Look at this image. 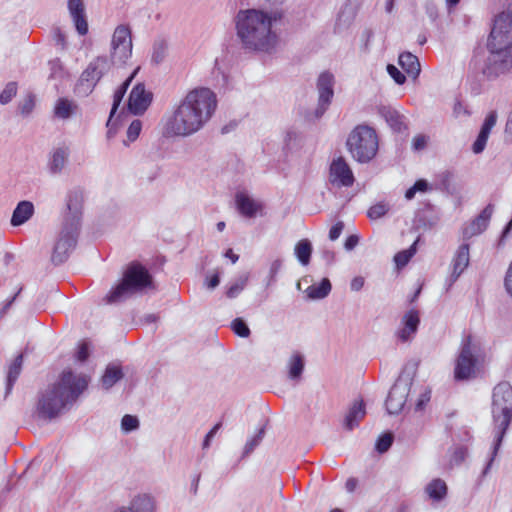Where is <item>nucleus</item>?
Segmentation results:
<instances>
[{"label":"nucleus","instance_id":"c9c22d12","mask_svg":"<svg viewBox=\"0 0 512 512\" xmlns=\"http://www.w3.org/2000/svg\"><path fill=\"white\" fill-rule=\"evenodd\" d=\"M394 442V433L392 431L382 432L376 439L374 449L379 454L386 453Z\"/></svg>","mask_w":512,"mask_h":512},{"label":"nucleus","instance_id":"3c124183","mask_svg":"<svg viewBox=\"0 0 512 512\" xmlns=\"http://www.w3.org/2000/svg\"><path fill=\"white\" fill-rule=\"evenodd\" d=\"M143 123L140 119H134L127 129V141L134 142L140 135Z\"/></svg>","mask_w":512,"mask_h":512},{"label":"nucleus","instance_id":"c03bdc74","mask_svg":"<svg viewBox=\"0 0 512 512\" xmlns=\"http://www.w3.org/2000/svg\"><path fill=\"white\" fill-rule=\"evenodd\" d=\"M115 115L116 114H112V109H111L110 113H109V116H108V120L106 122V127H107L106 136H107L108 139H112L117 134L118 127H119V125L121 123L122 118L125 116V112L122 110L118 114L117 118L115 120H113Z\"/></svg>","mask_w":512,"mask_h":512},{"label":"nucleus","instance_id":"09e8293b","mask_svg":"<svg viewBox=\"0 0 512 512\" xmlns=\"http://www.w3.org/2000/svg\"><path fill=\"white\" fill-rule=\"evenodd\" d=\"M389 211V206L384 202L376 203L371 206L367 211V216L371 220H376L383 217Z\"/></svg>","mask_w":512,"mask_h":512},{"label":"nucleus","instance_id":"f704fd0d","mask_svg":"<svg viewBox=\"0 0 512 512\" xmlns=\"http://www.w3.org/2000/svg\"><path fill=\"white\" fill-rule=\"evenodd\" d=\"M76 108L67 98H59L54 107V113L58 118L67 119L72 116L73 110Z\"/></svg>","mask_w":512,"mask_h":512},{"label":"nucleus","instance_id":"5fc2aeb1","mask_svg":"<svg viewBox=\"0 0 512 512\" xmlns=\"http://www.w3.org/2000/svg\"><path fill=\"white\" fill-rule=\"evenodd\" d=\"M90 356V346L87 342H81L76 351V359L79 362H86Z\"/></svg>","mask_w":512,"mask_h":512},{"label":"nucleus","instance_id":"2f4dec72","mask_svg":"<svg viewBox=\"0 0 512 512\" xmlns=\"http://www.w3.org/2000/svg\"><path fill=\"white\" fill-rule=\"evenodd\" d=\"M125 512H153L154 503L148 495H138L132 501L129 507H122Z\"/></svg>","mask_w":512,"mask_h":512},{"label":"nucleus","instance_id":"f3484780","mask_svg":"<svg viewBox=\"0 0 512 512\" xmlns=\"http://www.w3.org/2000/svg\"><path fill=\"white\" fill-rule=\"evenodd\" d=\"M440 220L438 209L430 202L423 203L422 208L415 214V224L418 228L429 230L435 227Z\"/></svg>","mask_w":512,"mask_h":512},{"label":"nucleus","instance_id":"4468645a","mask_svg":"<svg viewBox=\"0 0 512 512\" xmlns=\"http://www.w3.org/2000/svg\"><path fill=\"white\" fill-rule=\"evenodd\" d=\"M153 101V93L147 91L143 82L136 83L127 100V110L134 116L143 115Z\"/></svg>","mask_w":512,"mask_h":512},{"label":"nucleus","instance_id":"4c0bfd02","mask_svg":"<svg viewBox=\"0 0 512 512\" xmlns=\"http://www.w3.org/2000/svg\"><path fill=\"white\" fill-rule=\"evenodd\" d=\"M248 280H249L248 273L241 274L236 279V281L227 288V290L225 292L226 297L229 299L236 298L244 290V288L246 287V285L248 283Z\"/></svg>","mask_w":512,"mask_h":512},{"label":"nucleus","instance_id":"72a5a7b5","mask_svg":"<svg viewBox=\"0 0 512 512\" xmlns=\"http://www.w3.org/2000/svg\"><path fill=\"white\" fill-rule=\"evenodd\" d=\"M132 55V40H128V45L112 48L111 60L109 62L114 65H123Z\"/></svg>","mask_w":512,"mask_h":512},{"label":"nucleus","instance_id":"473e14b6","mask_svg":"<svg viewBox=\"0 0 512 512\" xmlns=\"http://www.w3.org/2000/svg\"><path fill=\"white\" fill-rule=\"evenodd\" d=\"M68 157V152L66 148L59 147L57 148L48 163V168L50 173L58 174L62 171L65 166L66 160Z\"/></svg>","mask_w":512,"mask_h":512},{"label":"nucleus","instance_id":"7ed1b4c3","mask_svg":"<svg viewBox=\"0 0 512 512\" xmlns=\"http://www.w3.org/2000/svg\"><path fill=\"white\" fill-rule=\"evenodd\" d=\"M282 16L280 11L240 10L236 16V31L243 49L271 53L277 43L272 26Z\"/></svg>","mask_w":512,"mask_h":512},{"label":"nucleus","instance_id":"4be33fe9","mask_svg":"<svg viewBox=\"0 0 512 512\" xmlns=\"http://www.w3.org/2000/svg\"><path fill=\"white\" fill-rule=\"evenodd\" d=\"M403 328L398 331L397 336L402 342L410 339L412 334H415L420 325L419 312L416 309H410L402 318Z\"/></svg>","mask_w":512,"mask_h":512},{"label":"nucleus","instance_id":"5701e85b","mask_svg":"<svg viewBox=\"0 0 512 512\" xmlns=\"http://www.w3.org/2000/svg\"><path fill=\"white\" fill-rule=\"evenodd\" d=\"M470 245L462 243L453 258V271L451 273V282H456L464 270L468 267L470 261Z\"/></svg>","mask_w":512,"mask_h":512},{"label":"nucleus","instance_id":"a19ab883","mask_svg":"<svg viewBox=\"0 0 512 512\" xmlns=\"http://www.w3.org/2000/svg\"><path fill=\"white\" fill-rule=\"evenodd\" d=\"M354 14L351 11H347L346 8L341 9L338 13L334 31L335 33H341L344 29H347L353 22Z\"/></svg>","mask_w":512,"mask_h":512},{"label":"nucleus","instance_id":"7c9ffc66","mask_svg":"<svg viewBox=\"0 0 512 512\" xmlns=\"http://www.w3.org/2000/svg\"><path fill=\"white\" fill-rule=\"evenodd\" d=\"M305 368V359L304 356L295 352L289 359L288 362V377L290 380L297 381L300 380Z\"/></svg>","mask_w":512,"mask_h":512},{"label":"nucleus","instance_id":"69168bd1","mask_svg":"<svg viewBox=\"0 0 512 512\" xmlns=\"http://www.w3.org/2000/svg\"><path fill=\"white\" fill-rule=\"evenodd\" d=\"M220 284V273L215 272L210 277H206L205 285L209 290L215 289Z\"/></svg>","mask_w":512,"mask_h":512},{"label":"nucleus","instance_id":"8fccbe9b","mask_svg":"<svg viewBox=\"0 0 512 512\" xmlns=\"http://www.w3.org/2000/svg\"><path fill=\"white\" fill-rule=\"evenodd\" d=\"M497 117H498V115H497V112L495 110L490 111L486 115V117H485V119H484V121H483V123H482V125L480 127V131L479 132L489 136L490 133H491L492 128L496 125Z\"/></svg>","mask_w":512,"mask_h":512},{"label":"nucleus","instance_id":"20e7f679","mask_svg":"<svg viewBox=\"0 0 512 512\" xmlns=\"http://www.w3.org/2000/svg\"><path fill=\"white\" fill-rule=\"evenodd\" d=\"M83 202L84 195L81 188L77 187L68 192L61 230L51 255V262L55 266L65 263L77 246L83 214Z\"/></svg>","mask_w":512,"mask_h":512},{"label":"nucleus","instance_id":"cd10ccee","mask_svg":"<svg viewBox=\"0 0 512 512\" xmlns=\"http://www.w3.org/2000/svg\"><path fill=\"white\" fill-rule=\"evenodd\" d=\"M428 496L435 502L444 500L448 493V487L444 480L435 478L425 488Z\"/></svg>","mask_w":512,"mask_h":512},{"label":"nucleus","instance_id":"2eb2a0df","mask_svg":"<svg viewBox=\"0 0 512 512\" xmlns=\"http://www.w3.org/2000/svg\"><path fill=\"white\" fill-rule=\"evenodd\" d=\"M329 179L338 187H351L355 181L354 174L343 157H338L331 162Z\"/></svg>","mask_w":512,"mask_h":512},{"label":"nucleus","instance_id":"864d4df0","mask_svg":"<svg viewBox=\"0 0 512 512\" xmlns=\"http://www.w3.org/2000/svg\"><path fill=\"white\" fill-rule=\"evenodd\" d=\"M489 136L481 132L478 133L475 141L472 144V151L474 154H480L485 150Z\"/></svg>","mask_w":512,"mask_h":512},{"label":"nucleus","instance_id":"6ab92c4d","mask_svg":"<svg viewBox=\"0 0 512 512\" xmlns=\"http://www.w3.org/2000/svg\"><path fill=\"white\" fill-rule=\"evenodd\" d=\"M379 114L386 121L394 133H403L408 127L405 123V116L390 106H381Z\"/></svg>","mask_w":512,"mask_h":512},{"label":"nucleus","instance_id":"ea45409f","mask_svg":"<svg viewBox=\"0 0 512 512\" xmlns=\"http://www.w3.org/2000/svg\"><path fill=\"white\" fill-rule=\"evenodd\" d=\"M130 85H131V78H126L115 90V92L113 94V102H112V107H111L112 114L117 113V111L122 103V100H123Z\"/></svg>","mask_w":512,"mask_h":512},{"label":"nucleus","instance_id":"0eeeda50","mask_svg":"<svg viewBox=\"0 0 512 512\" xmlns=\"http://www.w3.org/2000/svg\"><path fill=\"white\" fill-rule=\"evenodd\" d=\"M346 145L353 159L361 164L369 163L379 148L376 131L368 125L356 126L348 135Z\"/></svg>","mask_w":512,"mask_h":512},{"label":"nucleus","instance_id":"a211bd4d","mask_svg":"<svg viewBox=\"0 0 512 512\" xmlns=\"http://www.w3.org/2000/svg\"><path fill=\"white\" fill-rule=\"evenodd\" d=\"M67 6L77 33L85 36L88 33L89 27L85 16L83 0H68Z\"/></svg>","mask_w":512,"mask_h":512},{"label":"nucleus","instance_id":"de8ad7c7","mask_svg":"<svg viewBox=\"0 0 512 512\" xmlns=\"http://www.w3.org/2000/svg\"><path fill=\"white\" fill-rule=\"evenodd\" d=\"M140 426V422L137 416L131 414H125L121 419V430L124 433H130L137 430Z\"/></svg>","mask_w":512,"mask_h":512},{"label":"nucleus","instance_id":"9d476101","mask_svg":"<svg viewBox=\"0 0 512 512\" xmlns=\"http://www.w3.org/2000/svg\"><path fill=\"white\" fill-rule=\"evenodd\" d=\"M487 48L512 52V14L498 15L487 40Z\"/></svg>","mask_w":512,"mask_h":512},{"label":"nucleus","instance_id":"58836bf2","mask_svg":"<svg viewBox=\"0 0 512 512\" xmlns=\"http://www.w3.org/2000/svg\"><path fill=\"white\" fill-rule=\"evenodd\" d=\"M131 39V30L128 26L119 25L113 34L112 37V48L118 46L128 45V40Z\"/></svg>","mask_w":512,"mask_h":512},{"label":"nucleus","instance_id":"0e129e2a","mask_svg":"<svg viewBox=\"0 0 512 512\" xmlns=\"http://www.w3.org/2000/svg\"><path fill=\"white\" fill-rule=\"evenodd\" d=\"M359 236L356 234L349 235L344 242V249L347 251H352L359 243Z\"/></svg>","mask_w":512,"mask_h":512},{"label":"nucleus","instance_id":"aec40b11","mask_svg":"<svg viewBox=\"0 0 512 512\" xmlns=\"http://www.w3.org/2000/svg\"><path fill=\"white\" fill-rule=\"evenodd\" d=\"M366 415V404L363 399L356 400L349 407L343 420V428L352 431L359 426L360 421Z\"/></svg>","mask_w":512,"mask_h":512},{"label":"nucleus","instance_id":"ddd939ff","mask_svg":"<svg viewBox=\"0 0 512 512\" xmlns=\"http://www.w3.org/2000/svg\"><path fill=\"white\" fill-rule=\"evenodd\" d=\"M334 75L329 71L322 72L317 79L318 105L314 110L315 119H320L327 111L334 96Z\"/></svg>","mask_w":512,"mask_h":512},{"label":"nucleus","instance_id":"37998d69","mask_svg":"<svg viewBox=\"0 0 512 512\" xmlns=\"http://www.w3.org/2000/svg\"><path fill=\"white\" fill-rule=\"evenodd\" d=\"M230 328L234 332L235 335H237L238 337H241V338H247L251 334V330H250L248 324L241 317H237V318L233 319L230 324Z\"/></svg>","mask_w":512,"mask_h":512},{"label":"nucleus","instance_id":"603ef678","mask_svg":"<svg viewBox=\"0 0 512 512\" xmlns=\"http://www.w3.org/2000/svg\"><path fill=\"white\" fill-rule=\"evenodd\" d=\"M386 71L397 85H403L406 82V76L394 64H387Z\"/></svg>","mask_w":512,"mask_h":512},{"label":"nucleus","instance_id":"6e6d98bb","mask_svg":"<svg viewBox=\"0 0 512 512\" xmlns=\"http://www.w3.org/2000/svg\"><path fill=\"white\" fill-rule=\"evenodd\" d=\"M411 259L412 257H410V255L405 250L397 252L393 258L398 269L405 267Z\"/></svg>","mask_w":512,"mask_h":512},{"label":"nucleus","instance_id":"c85d7f7f","mask_svg":"<svg viewBox=\"0 0 512 512\" xmlns=\"http://www.w3.org/2000/svg\"><path fill=\"white\" fill-rule=\"evenodd\" d=\"M332 285L328 278H323L318 284H313L306 289V294L310 300L324 299L331 292Z\"/></svg>","mask_w":512,"mask_h":512},{"label":"nucleus","instance_id":"f03ea898","mask_svg":"<svg viewBox=\"0 0 512 512\" xmlns=\"http://www.w3.org/2000/svg\"><path fill=\"white\" fill-rule=\"evenodd\" d=\"M216 107V94L211 89L205 87L193 89L188 92L168 119L164 134L188 136L197 132L211 118Z\"/></svg>","mask_w":512,"mask_h":512},{"label":"nucleus","instance_id":"1a4fd4ad","mask_svg":"<svg viewBox=\"0 0 512 512\" xmlns=\"http://www.w3.org/2000/svg\"><path fill=\"white\" fill-rule=\"evenodd\" d=\"M487 49L489 55L481 68V72L487 80L492 81L512 72V52L497 48Z\"/></svg>","mask_w":512,"mask_h":512},{"label":"nucleus","instance_id":"bf43d9fd","mask_svg":"<svg viewBox=\"0 0 512 512\" xmlns=\"http://www.w3.org/2000/svg\"><path fill=\"white\" fill-rule=\"evenodd\" d=\"M220 427H221V423L218 422L208 431V433L205 435L203 442H202L203 449H207L210 446L211 440L213 439V437L215 436L217 431L220 429Z\"/></svg>","mask_w":512,"mask_h":512},{"label":"nucleus","instance_id":"774afa93","mask_svg":"<svg viewBox=\"0 0 512 512\" xmlns=\"http://www.w3.org/2000/svg\"><path fill=\"white\" fill-rule=\"evenodd\" d=\"M511 232H512V216H511V219L506 223V225L504 226V228L501 232L499 242H498L499 246L504 244L506 238L510 235Z\"/></svg>","mask_w":512,"mask_h":512},{"label":"nucleus","instance_id":"052dcab7","mask_svg":"<svg viewBox=\"0 0 512 512\" xmlns=\"http://www.w3.org/2000/svg\"><path fill=\"white\" fill-rule=\"evenodd\" d=\"M282 267V260L281 259H276L274 260L272 263H271V266H270V269H269V281H268V285L271 283V282H274L275 281V278L279 272V270L281 269Z\"/></svg>","mask_w":512,"mask_h":512},{"label":"nucleus","instance_id":"13d9d810","mask_svg":"<svg viewBox=\"0 0 512 512\" xmlns=\"http://www.w3.org/2000/svg\"><path fill=\"white\" fill-rule=\"evenodd\" d=\"M344 229V223L342 221H337L329 230L328 237L331 241L337 240L342 231Z\"/></svg>","mask_w":512,"mask_h":512},{"label":"nucleus","instance_id":"39448f33","mask_svg":"<svg viewBox=\"0 0 512 512\" xmlns=\"http://www.w3.org/2000/svg\"><path fill=\"white\" fill-rule=\"evenodd\" d=\"M491 414L494 424V441L490 457L482 471V477L491 469L512 419V386L507 381L498 383L492 390Z\"/></svg>","mask_w":512,"mask_h":512},{"label":"nucleus","instance_id":"c756f323","mask_svg":"<svg viewBox=\"0 0 512 512\" xmlns=\"http://www.w3.org/2000/svg\"><path fill=\"white\" fill-rule=\"evenodd\" d=\"M312 252L313 246L309 239H301L295 244L294 254L302 266H307L310 263Z\"/></svg>","mask_w":512,"mask_h":512},{"label":"nucleus","instance_id":"e433bc0d","mask_svg":"<svg viewBox=\"0 0 512 512\" xmlns=\"http://www.w3.org/2000/svg\"><path fill=\"white\" fill-rule=\"evenodd\" d=\"M168 43L165 39H158L153 44V51L151 56L152 64L159 65L162 63L167 55Z\"/></svg>","mask_w":512,"mask_h":512},{"label":"nucleus","instance_id":"6e6552de","mask_svg":"<svg viewBox=\"0 0 512 512\" xmlns=\"http://www.w3.org/2000/svg\"><path fill=\"white\" fill-rule=\"evenodd\" d=\"M111 63L107 56H98L91 61L82 72L77 84L76 91L79 94L88 96L94 90L100 79L110 70Z\"/></svg>","mask_w":512,"mask_h":512},{"label":"nucleus","instance_id":"393cba45","mask_svg":"<svg viewBox=\"0 0 512 512\" xmlns=\"http://www.w3.org/2000/svg\"><path fill=\"white\" fill-rule=\"evenodd\" d=\"M398 64L413 79H416L421 71L420 62L417 56L410 52H403L398 57Z\"/></svg>","mask_w":512,"mask_h":512},{"label":"nucleus","instance_id":"680f3d73","mask_svg":"<svg viewBox=\"0 0 512 512\" xmlns=\"http://www.w3.org/2000/svg\"><path fill=\"white\" fill-rule=\"evenodd\" d=\"M427 146V137L423 134L415 136L412 140V148L415 151L423 150Z\"/></svg>","mask_w":512,"mask_h":512},{"label":"nucleus","instance_id":"a878e982","mask_svg":"<svg viewBox=\"0 0 512 512\" xmlns=\"http://www.w3.org/2000/svg\"><path fill=\"white\" fill-rule=\"evenodd\" d=\"M22 364H23V355L18 354L15 357V359L12 361V363L9 365L7 377H6V383H5L4 398H7L11 394L19 375L21 374Z\"/></svg>","mask_w":512,"mask_h":512},{"label":"nucleus","instance_id":"dca6fc26","mask_svg":"<svg viewBox=\"0 0 512 512\" xmlns=\"http://www.w3.org/2000/svg\"><path fill=\"white\" fill-rule=\"evenodd\" d=\"M494 212V205L489 203L471 222L463 229V238L469 239L483 233L490 222Z\"/></svg>","mask_w":512,"mask_h":512},{"label":"nucleus","instance_id":"49530a36","mask_svg":"<svg viewBox=\"0 0 512 512\" xmlns=\"http://www.w3.org/2000/svg\"><path fill=\"white\" fill-rule=\"evenodd\" d=\"M18 84L15 81L8 82L0 93V104L6 105L11 102L17 94Z\"/></svg>","mask_w":512,"mask_h":512},{"label":"nucleus","instance_id":"79ce46f5","mask_svg":"<svg viewBox=\"0 0 512 512\" xmlns=\"http://www.w3.org/2000/svg\"><path fill=\"white\" fill-rule=\"evenodd\" d=\"M265 435V427H261L258 429L256 434L247 441L244 446L243 453L241 459L247 457L249 454L253 452V450L262 442Z\"/></svg>","mask_w":512,"mask_h":512},{"label":"nucleus","instance_id":"412c9836","mask_svg":"<svg viewBox=\"0 0 512 512\" xmlns=\"http://www.w3.org/2000/svg\"><path fill=\"white\" fill-rule=\"evenodd\" d=\"M235 205L238 212L246 218L256 217L258 211L262 208L252 197L245 192H237L235 195Z\"/></svg>","mask_w":512,"mask_h":512},{"label":"nucleus","instance_id":"4d7b16f0","mask_svg":"<svg viewBox=\"0 0 512 512\" xmlns=\"http://www.w3.org/2000/svg\"><path fill=\"white\" fill-rule=\"evenodd\" d=\"M431 398V391L426 390L423 393L420 394L419 398L416 401L415 404V411H422L427 403L430 401Z\"/></svg>","mask_w":512,"mask_h":512},{"label":"nucleus","instance_id":"e2e57ef3","mask_svg":"<svg viewBox=\"0 0 512 512\" xmlns=\"http://www.w3.org/2000/svg\"><path fill=\"white\" fill-rule=\"evenodd\" d=\"M425 12L431 21H435L438 18V8L433 1L425 3Z\"/></svg>","mask_w":512,"mask_h":512},{"label":"nucleus","instance_id":"423d86ee","mask_svg":"<svg viewBox=\"0 0 512 512\" xmlns=\"http://www.w3.org/2000/svg\"><path fill=\"white\" fill-rule=\"evenodd\" d=\"M155 288L151 272L142 263L134 260L127 264L122 277L111 287L104 301L110 305L118 304Z\"/></svg>","mask_w":512,"mask_h":512},{"label":"nucleus","instance_id":"f8f14e48","mask_svg":"<svg viewBox=\"0 0 512 512\" xmlns=\"http://www.w3.org/2000/svg\"><path fill=\"white\" fill-rule=\"evenodd\" d=\"M471 341V336L463 339L460 353L455 361L454 379L458 382L476 377L477 357L471 351Z\"/></svg>","mask_w":512,"mask_h":512},{"label":"nucleus","instance_id":"b1692460","mask_svg":"<svg viewBox=\"0 0 512 512\" xmlns=\"http://www.w3.org/2000/svg\"><path fill=\"white\" fill-rule=\"evenodd\" d=\"M34 204L28 200L18 202L12 212L10 224L13 227H18L25 224L34 214Z\"/></svg>","mask_w":512,"mask_h":512},{"label":"nucleus","instance_id":"f257e3e1","mask_svg":"<svg viewBox=\"0 0 512 512\" xmlns=\"http://www.w3.org/2000/svg\"><path fill=\"white\" fill-rule=\"evenodd\" d=\"M88 388L84 375L64 369L58 379L37 394L34 415L39 420L52 421L69 411L79 396Z\"/></svg>","mask_w":512,"mask_h":512},{"label":"nucleus","instance_id":"338daca9","mask_svg":"<svg viewBox=\"0 0 512 512\" xmlns=\"http://www.w3.org/2000/svg\"><path fill=\"white\" fill-rule=\"evenodd\" d=\"M504 287L507 293L512 297V262L510 263L504 278Z\"/></svg>","mask_w":512,"mask_h":512},{"label":"nucleus","instance_id":"bb28decb","mask_svg":"<svg viewBox=\"0 0 512 512\" xmlns=\"http://www.w3.org/2000/svg\"><path fill=\"white\" fill-rule=\"evenodd\" d=\"M124 377L122 367L110 363L106 366L104 374L102 375L101 382L104 389L112 388L119 380Z\"/></svg>","mask_w":512,"mask_h":512},{"label":"nucleus","instance_id":"9b49d317","mask_svg":"<svg viewBox=\"0 0 512 512\" xmlns=\"http://www.w3.org/2000/svg\"><path fill=\"white\" fill-rule=\"evenodd\" d=\"M413 382V376L401 373L391 387L385 401L386 411L390 415H398L404 409L410 388Z\"/></svg>","mask_w":512,"mask_h":512},{"label":"nucleus","instance_id":"a18cd8bd","mask_svg":"<svg viewBox=\"0 0 512 512\" xmlns=\"http://www.w3.org/2000/svg\"><path fill=\"white\" fill-rule=\"evenodd\" d=\"M35 107V95L30 92L26 95L25 99L18 104L19 113L23 117H28Z\"/></svg>","mask_w":512,"mask_h":512}]
</instances>
